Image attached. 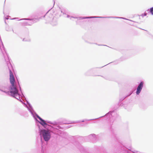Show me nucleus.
Here are the masks:
<instances>
[{"label":"nucleus","mask_w":153,"mask_h":153,"mask_svg":"<svg viewBox=\"0 0 153 153\" xmlns=\"http://www.w3.org/2000/svg\"><path fill=\"white\" fill-rule=\"evenodd\" d=\"M144 16H146L147 15V14L146 13H143V14Z\"/></svg>","instance_id":"0eeeda50"},{"label":"nucleus","mask_w":153,"mask_h":153,"mask_svg":"<svg viewBox=\"0 0 153 153\" xmlns=\"http://www.w3.org/2000/svg\"><path fill=\"white\" fill-rule=\"evenodd\" d=\"M10 82L11 84V85H15V78L13 75V73L10 70Z\"/></svg>","instance_id":"7ed1b4c3"},{"label":"nucleus","mask_w":153,"mask_h":153,"mask_svg":"<svg viewBox=\"0 0 153 153\" xmlns=\"http://www.w3.org/2000/svg\"><path fill=\"white\" fill-rule=\"evenodd\" d=\"M37 117L41 121V122L40 123L42 125L44 126L47 125V124L45 123V121L42 119L39 116L37 115Z\"/></svg>","instance_id":"39448f33"},{"label":"nucleus","mask_w":153,"mask_h":153,"mask_svg":"<svg viewBox=\"0 0 153 153\" xmlns=\"http://www.w3.org/2000/svg\"><path fill=\"white\" fill-rule=\"evenodd\" d=\"M41 132L43 138L45 141H48L51 138V135L49 130L45 129L41 130Z\"/></svg>","instance_id":"f257e3e1"},{"label":"nucleus","mask_w":153,"mask_h":153,"mask_svg":"<svg viewBox=\"0 0 153 153\" xmlns=\"http://www.w3.org/2000/svg\"><path fill=\"white\" fill-rule=\"evenodd\" d=\"M150 12L151 14L153 15V7L150 8Z\"/></svg>","instance_id":"423d86ee"},{"label":"nucleus","mask_w":153,"mask_h":153,"mask_svg":"<svg viewBox=\"0 0 153 153\" xmlns=\"http://www.w3.org/2000/svg\"><path fill=\"white\" fill-rule=\"evenodd\" d=\"M10 92L11 95L16 98L18 96V91L15 85H11Z\"/></svg>","instance_id":"f03ea898"},{"label":"nucleus","mask_w":153,"mask_h":153,"mask_svg":"<svg viewBox=\"0 0 153 153\" xmlns=\"http://www.w3.org/2000/svg\"><path fill=\"white\" fill-rule=\"evenodd\" d=\"M143 82H141L138 86L137 89V91L136 92L137 94H139L140 92V91L143 87Z\"/></svg>","instance_id":"20e7f679"}]
</instances>
